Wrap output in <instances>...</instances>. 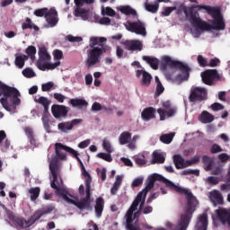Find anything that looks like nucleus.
I'll return each mask as SVG.
<instances>
[{"instance_id": "nucleus-1", "label": "nucleus", "mask_w": 230, "mask_h": 230, "mask_svg": "<svg viewBox=\"0 0 230 230\" xmlns=\"http://www.w3.org/2000/svg\"><path fill=\"white\" fill-rule=\"evenodd\" d=\"M183 13L191 24L201 31L226 30L222 9L218 6L192 4L190 7H183Z\"/></svg>"}, {"instance_id": "nucleus-2", "label": "nucleus", "mask_w": 230, "mask_h": 230, "mask_svg": "<svg viewBox=\"0 0 230 230\" xmlns=\"http://www.w3.org/2000/svg\"><path fill=\"white\" fill-rule=\"evenodd\" d=\"M148 182L146 186V189H144L142 191H146V197L154 188L156 181L158 182H163L165 184L166 188H170V190H172V191H176V193H180L181 195H185L187 199V207L183 214H181L180 221L178 223V227H181V230L188 229V226H190V222H191V218H193V213H195V205L191 202L193 200V193L188 189H184L182 187H179L173 183V181L164 178V176L154 173L148 178Z\"/></svg>"}, {"instance_id": "nucleus-3", "label": "nucleus", "mask_w": 230, "mask_h": 230, "mask_svg": "<svg viewBox=\"0 0 230 230\" xmlns=\"http://www.w3.org/2000/svg\"><path fill=\"white\" fill-rule=\"evenodd\" d=\"M50 173L53 177V180L50 182V186L53 190H56V195H58V197H62L66 202H68V204H74V206H76V208L81 209V211H83V209H86L87 211H91V209H93V207H91V202H93L91 199V189H85L86 196L81 199L80 201H75V199L69 198L71 197L69 190L62 187V184H64L62 179L61 183H58V169L57 165V159L53 160L50 164Z\"/></svg>"}, {"instance_id": "nucleus-4", "label": "nucleus", "mask_w": 230, "mask_h": 230, "mask_svg": "<svg viewBox=\"0 0 230 230\" xmlns=\"http://www.w3.org/2000/svg\"><path fill=\"white\" fill-rule=\"evenodd\" d=\"M0 103L5 111L12 112L17 109V105H21V93L17 88L10 87L0 81Z\"/></svg>"}, {"instance_id": "nucleus-5", "label": "nucleus", "mask_w": 230, "mask_h": 230, "mask_svg": "<svg viewBox=\"0 0 230 230\" xmlns=\"http://www.w3.org/2000/svg\"><path fill=\"white\" fill-rule=\"evenodd\" d=\"M107 38L105 37H91L90 49L87 50L88 58H100L105 53H111V46L105 44Z\"/></svg>"}, {"instance_id": "nucleus-6", "label": "nucleus", "mask_w": 230, "mask_h": 230, "mask_svg": "<svg viewBox=\"0 0 230 230\" xmlns=\"http://www.w3.org/2000/svg\"><path fill=\"white\" fill-rule=\"evenodd\" d=\"M55 152H56V155L55 157H53L49 163V170L51 171V163H53V161H57V166H58V159L60 161H66L67 159V154H66V152L68 154H71L72 155H76V150L62 144V143H56L55 144Z\"/></svg>"}, {"instance_id": "nucleus-7", "label": "nucleus", "mask_w": 230, "mask_h": 230, "mask_svg": "<svg viewBox=\"0 0 230 230\" xmlns=\"http://www.w3.org/2000/svg\"><path fill=\"white\" fill-rule=\"evenodd\" d=\"M162 67L163 69H176L186 75L187 78L190 76V66L179 60L164 58L162 59Z\"/></svg>"}, {"instance_id": "nucleus-8", "label": "nucleus", "mask_w": 230, "mask_h": 230, "mask_svg": "<svg viewBox=\"0 0 230 230\" xmlns=\"http://www.w3.org/2000/svg\"><path fill=\"white\" fill-rule=\"evenodd\" d=\"M208 100V90L202 87H192L189 95V102L197 103Z\"/></svg>"}, {"instance_id": "nucleus-9", "label": "nucleus", "mask_w": 230, "mask_h": 230, "mask_svg": "<svg viewBox=\"0 0 230 230\" xmlns=\"http://www.w3.org/2000/svg\"><path fill=\"white\" fill-rule=\"evenodd\" d=\"M162 105L164 108H159L157 110V113L160 116V121H164L166 118H173V116L177 114V107L172 106L170 101L164 102Z\"/></svg>"}, {"instance_id": "nucleus-10", "label": "nucleus", "mask_w": 230, "mask_h": 230, "mask_svg": "<svg viewBox=\"0 0 230 230\" xmlns=\"http://www.w3.org/2000/svg\"><path fill=\"white\" fill-rule=\"evenodd\" d=\"M6 215L9 218V220H12L16 226L17 229H28V227H31V226H33L35 219H29L25 220L22 217H15L13 215V212L11 210H6Z\"/></svg>"}, {"instance_id": "nucleus-11", "label": "nucleus", "mask_w": 230, "mask_h": 230, "mask_svg": "<svg viewBox=\"0 0 230 230\" xmlns=\"http://www.w3.org/2000/svg\"><path fill=\"white\" fill-rule=\"evenodd\" d=\"M126 30L131 33H136V35L146 37V24L141 21L128 22L126 24Z\"/></svg>"}, {"instance_id": "nucleus-12", "label": "nucleus", "mask_w": 230, "mask_h": 230, "mask_svg": "<svg viewBox=\"0 0 230 230\" xmlns=\"http://www.w3.org/2000/svg\"><path fill=\"white\" fill-rule=\"evenodd\" d=\"M201 80L206 85H215V80H220V74L217 69H209L201 73Z\"/></svg>"}, {"instance_id": "nucleus-13", "label": "nucleus", "mask_w": 230, "mask_h": 230, "mask_svg": "<svg viewBox=\"0 0 230 230\" xmlns=\"http://www.w3.org/2000/svg\"><path fill=\"white\" fill-rule=\"evenodd\" d=\"M49 59L40 58L36 62V66L40 71H53L60 66V58H57L54 63L49 61Z\"/></svg>"}, {"instance_id": "nucleus-14", "label": "nucleus", "mask_w": 230, "mask_h": 230, "mask_svg": "<svg viewBox=\"0 0 230 230\" xmlns=\"http://www.w3.org/2000/svg\"><path fill=\"white\" fill-rule=\"evenodd\" d=\"M127 51L131 53H137L143 51V41L139 40H126L120 42Z\"/></svg>"}, {"instance_id": "nucleus-15", "label": "nucleus", "mask_w": 230, "mask_h": 230, "mask_svg": "<svg viewBox=\"0 0 230 230\" xmlns=\"http://www.w3.org/2000/svg\"><path fill=\"white\" fill-rule=\"evenodd\" d=\"M216 215L223 226L227 225L230 227V209L229 208H219L216 210Z\"/></svg>"}, {"instance_id": "nucleus-16", "label": "nucleus", "mask_w": 230, "mask_h": 230, "mask_svg": "<svg viewBox=\"0 0 230 230\" xmlns=\"http://www.w3.org/2000/svg\"><path fill=\"white\" fill-rule=\"evenodd\" d=\"M45 19L48 22L46 28H55L58 24V13L56 9H49V13L45 15Z\"/></svg>"}, {"instance_id": "nucleus-17", "label": "nucleus", "mask_w": 230, "mask_h": 230, "mask_svg": "<svg viewBox=\"0 0 230 230\" xmlns=\"http://www.w3.org/2000/svg\"><path fill=\"white\" fill-rule=\"evenodd\" d=\"M52 115L54 118L58 119V118H66L69 112V108L64 105L53 104L51 107Z\"/></svg>"}, {"instance_id": "nucleus-18", "label": "nucleus", "mask_w": 230, "mask_h": 230, "mask_svg": "<svg viewBox=\"0 0 230 230\" xmlns=\"http://www.w3.org/2000/svg\"><path fill=\"white\" fill-rule=\"evenodd\" d=\"M74 2L75 6H77L75 13V17H82V15H85V13H87L85 9L81 8V6H84V4H94V0H74Z\"/></svg>"}, {"instance_id": "nucleus-19", "label": "nucleus", "mask_w": 230, "mask_h": 230, "mask_svg": "<svg viewBox=\"0 0 230 230\" xmlns=\"http://www.w3.org/2000/svg\"><path fill=\"white\" fill-rule=\"evenodd\" d=\"M141 75H142L141 85H143V87H148L152 82V75L146 71L137 70V78H141Z\"/></svg>"}, {"instance_id": "nucleus-20", "label": "nucleus", "mask_w": 230, "mask_h": 230, "mask_svg": "<svg viewBox=\"0 0 230 230\" xmlns=\"http://www.w3.org/2000/svg\"><path fill=\"white\" fill-rule=\"evenodd\" d=\"M194 230H208V214L199 216Z\"/></svg>"}, {"instance_id": "nucleus-21", "label": "nucleus", "mask_w": 230, "mask_h": 230, "mask_svg": "<svg viewBox=\"0 0 230 230\" xmlns=\"http://www.w3.org/2000/svg\"><path fill=\"white\" fill-rule=\"evenodd\" d=\"M155 108L147 107L143 110L141 113V118L144 121H150V119H155Z\"/></svg>"}, {"instance_id": "nucleus-22", "label": "nucleus", "mask_w": 230, "mask_h": 230, "mask_svg": "<svg viewBox=\"0 0 230 230\" xmlns=\"http://www.w3.org/2000/svg\"><path fill=\"white\" fill-rule=\"evenodd\" d=\"M210 199L215 206H222V204H224V196L217 190L210 192Z\"/></svg>"}, {"instance_id": "nucleus-23", "label": "nucleus", "mask_w": 230, "mask_h": 230, "mask_svg": "<svg viewBox=\"0 0 230 230\" xmlns=\"http://www.w3.org/2000/svg\"><path fill=\"white\" fill-rule=\"evenodd\" d=\"M199 121L204 125H208V123H213V121H215V115L209 113L208 111H203L199 116Z\"/></svg>"}, {"instance_id": "nucleus-24", "label": "nucleus", "mask_w": 230, "mask_h": 230, "mask_svg": "<svg viewBox=\"0 0 230 230\" xmlns=\"http://www.w3.org/2000/svg\"><path fill=\"white\" fill-rule=\"evenodd\" d=\"M103 208H105V200L102 197L97 198L95 200V207H94L95 215L97 218L102 217V215L103 213Z\"/></svg>"}, {"instance_id": "nucleus-25", "label": "nucleus", "mask_w": 230, "mask_h": 230, "mask_svg": "<svg viewBox=\"0 0 230 230\" xmlns=\"http://www.w3.org/2000/svg\"><path fill=\"white\" fill-rule=\"evenodd\" d=\"M173 164L177 170H182V168H188V161H185L181 155H173Z\"/></svg>"}, {"instance_id": "nucleus-26", "label": "nucleus", "mask_w": 230, "mask_h": 230, "mask_svg": "<svg viewBox=\"0 0 230 230\" xmlns=\"http://www.w3.org/2000/svg\"><path fill=\"white\" fill-rule=\"evenodd\" d=\"M69 103L72 107H76L77 109H87L89 106V102L84 99H70Z\"/></svg>"}, {"instance_id": "nucleus-27", "label": "nucleus", "mask_w": 230, "mask_h": 230, "mask_svg": "<svg viewBox=\"0 0 230 230\" xmlns=\"http://www.w3.org/2000/svg\"><path fill=\"white\" fill-rule=\"evenodd\" d=\"M22 30H33L34 31H39L40 28L33 23L30 17H27L25 22L22 23Z\"/></svg>"}, {"instance_id": "nucleus-28", "label": "nucleus", "mask_w": 230, "mask_h": 230, "mask_svg": "<svg viewBox=\"0 0 230 230\" xmlns=\"http://www.w3.org/2000/svg\"><path fill=\"white\" fill-rule=\"evenodd\" d=\"M55 209V207L49 205L45 208H43L41 210H39L34 214V217H36V219L39 220V218H42L44 215H49V213H51Z\"/></svg>"}, {"instance_id": "nucleus-29", "label": "nucleus", "mask_w": 230, "mask_h": 230, "mask_svg": "<svg viewBox=\"0 0 230 230\" xmlns=\"http://www.w3.org/2000/svg\"><path fill=\"white\" fill-rule=\"evenodd\" d=\"M36 103H40V105H42L44 107V113H48L49 111V105L51 103V102L49 100H48V98L41 96L39 97V99H35Z\"/></svg>"}, {"instance_id": "nucleus-30", "label": "nucleus", "mask_w": 230, "mask_h": 230, "mask_svg": "<svg viewBox=\"0 0 230 230\" xmlns=\"http://www.w3.org/2000/svg\"><path fill=\"white\" fill-rule=\"evenodd\" d=\"M119 12H121V13H124V15H133V17L137 16V12L134 8H131L130 5L120 6Z\"/></svg>"}, {"instance_id": "nucleus-31", "label": "nucleus", "mask_w": 230, "mask_h": 230, "mask_svg": "<svg viewBox=\"0 0 230 230\" xmlns=\"http://www.w3.org/2000/svg\"><path fill=\"white\" fill-rule=\"evenodd\" d=\"M121 182H123V177L117 175L115 182L113 183V186L111 189V195H116V193H118V190H119V186H121Z\"/></svg>"}, {"instance_id": "nucleus-32", "label": "nucleus", "mask_w": 230, "mask_h": 230, "mask_svg": "<svg viewBox=\"0 0 230 230\" xmlns=\"http://www.w3.org/2000/svg\"><path fill=\"white\" fill-rule=\"evenodd\" d=\"M165 161L164 156H163L160 153L154 152L153 153V158L151 161V164H163Z\"/></svg>"}, {"instance_id": "nucleus-33", "label": "nucleus", "mask_w": 230, "mask_h": 230, "mask_svg": "<svg viewBox=\"0 0 230 230\" xmlns=\"http://www.w3.org/2000/svg\"><path fill=\"white\" fill-rule=\"evenodd\" d=\"M132 139V134L128 131H124L120 134L119 141L120 145H127Z\"/></svg>"}, {"instance_id": "nucleus-34", "label": "nucleus", "mask_w": 230, "mask_h": 230, "mask_svg": "<svg viewBox=\"0 0 230 230\" xmlns=\"http://www.w3.org/2000/svg\"><path fill=\"white\" fill-rule=\"evenodd\" d=\"M29 193L31 195V200L32 202H35L39 199V196L40 195V187H34L29 189Z\"/></svg>"}, {"instance_id": "nucleus-35", "label": "nucleus", "mask_w": 230, "mask_h": 230, "mask_svg": "<svg viewBox=\"0 0 230 230\" xmlns=\"http://www.w3.org/2000/svg\"><path fill=\"white\" fill-rule=\"evenodd\" d=\"M202 163L206 166L205 170L207 172H209V170H211V167L213 166V160L211 159V157H209L208 155H203L202 156Z\"/></svg>"}, {"instance_id": "nucleus-36", "label": "nucleus", "mask_w": 230, "mask_h": 230, "mask_svg": "<svg viewBox=\"0 0 230 230\" xmlns=\"http://www.w3.org/2000/svg\"><path fill=\"white\" fill-rule=\"evenodd\" d=\"M173 136H175V134L173 133L162 135L160 137V141H162V143H164L165 145H170V143L173 141Z\"/></svg>"}, {"instance_id": "nucleus-37", "label": "nucleus", "mask_w": 230, "mask_h": 230, "mask_svg": "<svg viewBox=\"0 0 230 230\" xmlns=\"http://www.w3.org/2000/svg\"><path fill=\"white\" fill-rule=\"evenodd\" d=\"M58 128L61 130V132H67L73 130V125H71V122H61L58 125Z\"/></svg>"}, {"instance_id": "nucleus-38", "label": "nucleus", "mask_w": 230, "mask_h": 230, "mask_svg": "<svg viewBox=\"0 0 230 230\" xmlns=\"http://www.w3.org/2000/svg\"><path fill=\"white\" fill-rule=\"evenodd\" d=\"M146 10L151 13H157V11L159 10V3H155V4L146 3Z\"/></svg>"}, {"instance_id": "nucleus-39", "label": "nucleus", "mask_w": 230, "mask_h": 230, "mask_svg": "<svg viewBox=\"0 0 230 230\" xmlns=\"http://www.w3.org/2000/svg\"><path fill=\"white\" fill-rule=\"evenodd\" d=\"M25 53L29 57V58H35V55H37V48L31 45L25 49Z\"/></svg>"}, {"instance_id": "nucleus-40", "label": "nucleus", "mask_w": 230, "mask_h": 230, "mask_svg": "<svg viewBox=\"0 0 230 230\" xmlns=\"http://www.w3.org/2000/svg\"><path fill=\"white\" fill-rule=\"evenodd\" d=\"M82 173L84 177H85V188L91 189V182H93V178L91 177V174L87 172V170H82Z\"/></svg>"}, {"instance_id": "nucleus-41", "label": "nucleus", "mask_w": 230, "mask_h": 230, "mask_svg": "<svg viewBox=\"0 0 230 230\" xmlns=\"http://www.w3.org/2000/svg\"><path fill=\"white\" fill-rule=\"evenodd\" d=\"M38 53L39 58H51V55H49L46 47H40Z\"/></svg>"}, {"instance_id": "nucleus-42", "label": "nucleus", "mask_w": 230, "mask_h": 230, "mask_svg": "<svg viewBox=\"0 0 230 230\" xmlns=\"http://www.w3.org/2000/svg\"><path fill=\"white\" fill-rule=\"evenodd\" d=\"M97 157L106 161L107 163H112V155H111V153H98Z\"/></svg>"}, {"instance_id": "nucleus-43", "label": "nucleus", "mask_w": 230, "mask_h": 230, "mask_svg": "<svg viewBox=\"0 0 230 230\" xmlns=\"http://www.w3.org/2000/svg\"><path fill=\"white\" fill-rule=\"evenodd\" d=\"M22 73L23 76H25V78H33V77L37 76V74H35L33 69H31L30 67L25 68L24 70H22Z\"/></svg>"}, {"instance_id": "nucleus-44", "label": "nucleus", "mask_w": 230, "mask_h": 230, "mask_svg": "<svg viewBox=\"0 0 230 230\" xmlns=\"http://www.w3.org/2000/svg\"><path fill=\"white\" fill-rule=\"evenodd\" d=\"M145 60L151 66L152 69H159L158 58H145Z\"/></svg>"}, {"instance_id": "nucleus-45", "label": "nucleus", "mask_w": 230, "mask_h": 230, "mask_svg": "<svg viewBox=\"0 0 230 230\" xmlns=\"http://www.w3.org/2000/svg\"><path fill=\"white\" fill-rule=\"evenodd\" d=\"M49 10L48 8H41V9H37L34 11V15H36V17H45L46 15H48L49 13Z\"/></svg>"}, {"instance_id": "nucleus-46", "label": "nucleus", "mask_w": 230, "mask_h": 230, "mask_svg": "<svg viewBox=\"0 0 230 230\" xmlns=\"http://www.w3.org/2000/svg\"><path fill=\"white\" fill-rule=\"evenodd\" d=\"M163 93H164V86H163V83H158V84H156L155 98H159V96L162 95Z\"/></svg>"}, {"instance_id": "nucleus-47", "label": "nucleus", "mask_w": 230, "mask_h": 230, "mask_svg": "<svg viewBox=\"0 0 230 230\" xmlns=\"http://www.w3.org/2000/svg\"><path fill=\"white\" fill-rule=\"evenodd\" d=\"M182 175H196L199 177V175H200V172L199 170L187 169L182 171Z\"/></svg>"}, {"instance_id": "nucleus-48", "label": "nucleus", "mask_w": 230, "mask_h": 230, "mask_svg": "<svg viewBox=\"0 0 230 230\" xmlns=\"http://www.w3.org/2000/svg\"><path fill=\"white\" fill-rule=\"evenodd\" d=\"M54 85H55V84H53V82H49L47 84H43L41 85V91H43V93H48V92L51 91V89H53Z\"/></svg>"}, {"instance_id": "nucleus-49", "label": "nucleus", "mask_w": 230, "mask_h": 230, "mask_svg": "<svg viewBox=\"0 0 230 230\" xmlns=\"http://www.w3.org/2000/svg\"><path fill=\"white\" fill-rule=\"evenodd\" d=\"M174 10H177V7H164V11L162 12V15H164V17H169V15H171L172 12H174Z\"/></svg>"}, {"instance_id": "nucleus-50", "label": "nucleus", "mask_w": 230, "mask_h": 230, "mask_svg": "<svg viewBox=\"0 0 230 230\" xmlns=\"http://www.w3.org/2000/svg\"><path fill=\"white\" fill-rule=\"evenodd\" d=\"M217 159L221 163H227V161H229V159H230V155H227V153H222V154L218 155Z\"/></svg>"}, {"instance_id": "nucleus-51", "label": "nucleus", "mask_w": 230, "mask_h": 230, "mask_svg": "<svg viewBox=\"0 0 230 230\" xmlns=\"http://www.w3.org/2000/svg\"><path fill=\"white\" fill-rule=\"evenodd\" d=\"M210 152L212 154H220V152H223V149L218 144H213Z\"/></svg>"}, {"instance_id": "nucleus-52", "label": "nucleus", "mask_w": 230, "mask_h": 230, "mask_svg": "<svg viewBox=\"0 0 230 230\" xmlns=\"http://www.w3.org/2000/svg\"><path fill=\"white\" fill-rule=\"evenodd\" d=\"M99 177H101L102 181H106L107 180V169L102 168L101 171L100 169L96 170Z\"/></svg>"}, {"instance_id": "nucleus-53", "label": "nucleus", "mask_w": 230, "mask_h": 230, "mask_svg": "<svg viewBox=\"0 0 230 230\" xmlns=\"http://www.w3.org/2000/svg\"><path fill=\"white\" fill-rule=\"evenodd\" d=\"M66 40H68V42H82V40H84V39H82V37H75L73 35H67L66 36Z\"/></svg>"}, {"instance_id": "nucleus-54", "label": "nucleus", "mask_w": 230, "mask_h": 230, "mask_svg": "<svg viewBox=\"0 0 230 230\" xmlns=\"http://www.w3.org/2000/svg\"><path fill=\"white\" fill-rule=\"evenodd\" d=\"M102 146L108 154H112V146H111V142L107 140H103Z\"/></svg>"}, {"instance_id": "nucleus-55", "label": "nucleus", "mask_w": 230, "mask_h": 230, "mask_svg": "<svg viewBox=\"0 0 230 230\" xmlns=\"http://www.w3.org/2000/svg\"><path fill=\"white\" fill-rule=\"evenodd\" d=\"M145 206V200L142 201V203L139 206V209L135 212L133 215V220L136 218H139L141 217V213H143V207Z\"/></svg>"}, {"instance_id": "nucleus-56", "label": "nucleus", "mask_w": 230, "mask_h": 230, "mask_svg": "<svg viewBox=\"0 0 230 230\" xmlns=\"http://www.w3.org/2000/svg\"><path fill=\"white\" fill-rule=\"evenodd\" d=\"M210 108L212 111H224L225 107L224 105L220 104V102H215L213 103Z\"/></svg>"}, {"instance_id": "nucleus-57", "label": "nucleus", "mask_w": 230, "mask_h": 230, "mask_svg": "<svg viewBox=\"0 0 230 230\" xmlns=\"http://www.w3.org/2000/svg\"><path fill=\"white\" fill-rule=\"evenodd\" d=\"M154 211V208L152 206H144L142 207V214L143 215H150Z\"/></svg>"}, {"instance_id": "nucleus-58", "label": "nucleus", "mask_w": 230, "mask_h": 230, "mask_svg": "<svg viewBox=\"0 0 230 230\" xmlns=\"http://www.w3.org/2000/svg\"><path fill=\"white\" fill-rule=\"evenodd\" d=\"M103 13H105V15H109L110 17H114V15H116V11L111 7H106V9L103 11Z\"/></svg>"}, {"instance_id": "nucleus-59", "label": "nucleus", "mask_w": 230, "mask_h": 230, "mask_svg": "<svg viewBox=\"0 0 230 230\" xmlns=\"http://www.w3.org/2000/svg\"><path fill=\"white\" fill-rule=\"evenodd\" d=\"M141 184H143V178L138 177L133 181L132 188H137L138 186H141Z\"/></svg>"}, {"instance_id": "nucleus-60", "label": "nucleus", "mask_w": 230, "mask_h": 230, "mask_svg": "<svg viewBox=\"0 0 230 230\" xmlns=\"http://www.w3.org/2000/svg\"><path fill=\"white\" fill-rule=\"evenodd\" d=\"M24 58H15L14 64L17 67L22 69L24 67Z\"/></svg>"}, {"instance_id": "nucleus-61", "label": "nucleus", "mask_w": 230, "mask_h": 230, "mask_svg": "<svg viewBox=\"0 0 230 230\" xmlns=\"http://www.w3.org/2000/svg\"><path fill=\"white\" fill-rule=\"evenodd\" d=\"M208 184H212L213 186H217L218 184V178L215 176H209L208 178Z\"/></svg>"}, {"instance_id": "nucleus-62", "label": "nucleus", "mask_w": 230, "mask_h": 230, "mask_svg": "<svg viewBox=\"0 0 230 230\" xmlns=\"http://www.w3.org/2000/svg\"><path fill=\"white\" fill-rule=\"evenodd\" d=\"M103 106L100 102H93L92 105V111H102Z\"/></svg>"}, {"instance_id": "nucleus-63", "label": "nucleus", "mask_w": 230, "mask_h": 230, "mask_svg": "<svg viewBox=\"0 0 230 230\" xmlns=\"http://www.w3.org/2000/svg\"><path fill=\"white\" fill-rule=\"evenodd\" d=\"M220 190L227 193L230 191V183H223L220 185Z\"/></svg>"}, {"instance_id": "nucleus-64", "label": "nucleus", "mask_w": 230, "mask_h": 230, "mask_svg": "<svg viewBox=\"0 0 230 230\" xmlns=\"http://www.w3.org/2000/svg\"><path fill=\"white\" fill-rule=\"evenodd\" d=\"M54 58H62L64 57V53L62 50L55 49L53 51Z\"/></svg>"}]
</instances>
